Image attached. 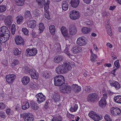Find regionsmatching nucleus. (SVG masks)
I'll list each match as a JSON object with an SVG mask.
<instances>
[{
	"label": "nucleus",
	"instance_id": "nucleus-1",
	"mask_svg": "<svg viewBox=\"0 0 121 121\" xmlns=\"http://www.w3.org/2000/svg\"><path fill=\"white\" fill-rule=\"evenodd\" d=\"M70 67L68 63H65L57 67L55 69L56 73L58 74L66 73L69 69Z\"/></svg>",
	"mask_w": 121,
	"mask_h": 121
},
{
	"label": "nucleus",
	"instance_id": "nucleus-2",
	"mask_svg": "<svg viewBox=\"0 0 121 121\" xmlns=\"http://www.w3.org/2000/svg\"><path fill=\"white\" fill-rule=\"evenodd\" d=\"M54 84L55 86H59L62 85L65 82L64 77L62 75H58L54 78Z\"/></svg>",
	"mask_w": 121,
	"mask_h": 121
},
{
	"label": "nucleus",
	"instance_id": "nucleus-3",
	"mask_svg": "<svg viewBox=\"0 0 121 121\" xmlns=\"http://www.w3.org/2000/svg\"><path fill=\"white\" fill-rule=\"evenodd\" d=\"M99 98V95L97 93H93L88 95L87 100L89 102H94L97 101Z\"/></svg>",
	"mask_w": 121,
	"mask_h": 121
},
{
	"label": "nucleus",
	"instance_id": "nucleus-4",
	"mask_svg": "<svg viewBox=\"0 0 121 121\" xmlns=\"http://www.w3.org/2000/svg\"><path fill=\"white\" fill-rule=\"evenodd\" d=\"M88 115L95 121H99L101 120L103 118L101 115H98L96 113L93 111L90 112Z\"/></svg>",
	"mask_w": 121,
	"mask_h": 121
},
{
	"label": "nucleus",
	"instance_id": "nucleus-5",
	"mask_svg": "<svg viewBox=\"0 0 121 121\" xmlns=\"http://www.w3.org/2000/svg\"><path fill=\"white\" fill-rule=\"evenodd\" d=\"M21 117L23 118L24 121H34L33 117L31 116L30 113H24L21 114Z\"/></svg>",
	"mask_w": 121,
	"mask_h": 121
},
{
	"label": "nucleus",
	"instance_id": "nucleus-6",
	"mask_svg": "<svg viewBox=\"0 0 121 121\" xmlns=\"http://www.w3.org/2000/svg\"><path fill=\"white\" fill-rule=\"evenodd\" d=\"M37 52V50L36 48H33L31 49L28 48L26 50L25 54L28 56H34L36 55Z\"/></svg>",
	"mask_w": 121,
	"mask_h": 121
},
{
	"label": "nucleus",
	"instance_id": "nucleus-7",
	"mask_svg": "<svg viewBox=\"0 0 121 121\" xmlns=\"http://www.w3.org/2000/svg\"><path fill=\"white\" fill-rule=\"evenodd\" d=\"M86 38L84 36L79 37L77 39V45L80 46H83L86 44L87 43Z\"/></svg>",
	"mask_w": 121,
	"mask_h": 121
},
{
	"label": "nucleus",
	"instance_id": "nucleus-8",
	"mask_svg": "<svg viewBox=\"0 0 121 121\" xmlns=\"http://www.w3.org/2000/svg\"><path fill=\"white\" fill-rule=\"evenodd\" d=\"M10 34L8 28L5 26L0 27V36H2L5 34L7 35Z\"/></svg>",
	"mask_w": 121,
	"mask_h": 121
},
{
	"label": "nucleus",
	"instance_id": "nucleus-9",
	"mask_svg": "<svg viewBox=\"0 0 121 121\" xmlns=\"http://www.w3.org/2000/svg\"><path fill=\"white\" fill-rule=\"evenodd\" d=\"M29 72L31 78L33 79H37L39 77V73L34 69H32L29 70Z\"/></svg>",
	"mask_w": 121,
	"mask_h": 121
},
{
	"label": "nucleus",
	"instance_id": "nucleus-10",
	"mask_svg": "<svg viewBox=\"0 0 121 121\" xmlns=\"http://www.w3.org/2000/svg\"><path fill=\"white\" fill-rule=\"evenodd\" d=\"M70 17L72 19L74 20L78 18L80 14L78 12L73 10L70 13Z\"/></svg>",
	"mask_w": 121,
	"mask_h": 121
},
{
	"label": "nucleus",
	"instance_id": "nucleus-11",
	"mask_svg": "<svg viewBox=\"0 0 121 121\" xmlns=\"http://www.w3.org/2000/svg\"><path fill=\"white\" fill-rule=\"evenodd\" d=\"M15 40L16 44L17 45H23L24 44V40L21 36L19 35L16 36Z\"/></svg>",
	"mask_w": 121,
	"mask_h": 121
},
{
	"label": "nucleus",
	"instance_id": "nucleus-12",
	"mask_svg": "<svg viewBox=\"0 0 121 121\" xmlns=\"http://www.w3.org/2000/svg\"><path fill=\"white\" fill-rule=\"evenodd\" d=\"M16 76L14 74H9L6 75L5 78L6 82L9 83H11L14 81Z\"/></svg>",
	"mask_w": 121,
	"mask_h": 121
},
{
	"label": "nucleus",
	"instance_id": "nucleus-13",
	"mask_svg": "<svg viewBox=\"0 0 121 121\" xmlns=\"http://www.w3.org/2000/svg\"><path fill=\"white\" fill-rule=\"evenodd\" d=\"M37 99V101L39 104H40L44 101L45 99V97L42 93L38 94L35 96Z\"/></svg>",
	"mask_w": 121,
	"mask_h": 121
},
{
	"label": "nucleus",
	"instance_id": "nucleus-14",
	"mask_svg": "<svg viewBox=\"0 0 121 121\" xmlns=\"http://www.w3.org/2000/svg\"><path fill=\"white\" fill-rule=\"evenodd\" d=\"M82 50V47L76 45L72 47L71 51L73 53L76 54L80 52Z\"/></svg>",
	"mask_w": 121,
	"mask_h": 121
},
{
	"label": "nucleus",
	"instance_id": "nucleus-15",
	"mask_svg": "<svg viewBox=\"0 0 121 121\" xmlns=\"http://www.w3.org/2000/svg\"><path fill=\"white\" fill-rule=\"evenodd\" d=\"M71 89V87L70 86L66 85L61 87L60 90L63 93H69L70 92Z\"/></svg>",
	"mask_w": 121,
	"mask_h": 121
},
{
	"label": "nucleus",
	"instance_id": "nucleus-16",
	"mask_svg": "<svg viewBox=\"0 0 121 121\" xmlns=\"http://www.w3.org/2000/svg\"><path fill=\"white\" fill-rule=\"evenodd\" d=\"M109 84L112 86L114 87L117 90L120 88L121 86L119 83L117 82L114 80H109Z\"/></svg>",
	"mask_w": 121,
	"mask_h": 121
},
{
	"label": "nucleus",
	"instance_id": "nucleus-17",
	"mask_svg": "<svg viewBox=\"0 0 121 121\" xmlns=\"http://www.w3.org/2000/svg\"><path fill=\"white\" fill-rule=\"evenodd\" d=\"M13 21V18L11 15H9L5 19L4 22L6 26H10Z\"/></svg>",
	"mask_w": 121,
	"mask_h": 121
},
{
	"label": "nucleus",
	"instance_id": "nucleus-18",
	"mask_svg": "<svg viewBox=\"0 0 121 121\" xmlns=\"http://www.w3.org/2000/svg\"><path fill=\"white\" fill-rule=\"evenodd\" d=\"M72 89L74 92L76 93H78L81 90V87L80 86L76 84H73L72 86Z\"/></svg>",
	"mask_w": 121,
	"mask_h": 121
},
{
	"label": "nucleus",
	"instance_id": "nucleus-19",
	"mask_svg": "<svg viewBox=\"0 0 121 121\" xmlns=\"http://www.w3.org/2000/svg\"><path fill=\"white\" fill-rule=\"evenodd\" d=\"M28 27L32 29L34 28L37 25V22L35 20H31L28 23Z\"/></svg>",
	"mask_w": 121,
	"mask_h": 121
},
{
	"label": "nucleus",
	"instance_id": "nucleus-20",
	"mask_svg": "<svg viewBox=\"0 0 121 121\" xmlns=\"http://www.w3.org/2000/svg\"><path fill=\"white\" fill-rule=\"evenodd\" d=\"M24 16L25 18L29 19L32 18L31 12L29 10H26L24 12Z\"/></svg>",
	"mask_w": 121,
	"mask_h": 121
},
{
	"label": "nucleus",
	"instance_id": "nucleus-21",
	"mask_svg": "<svg viewBox=\"0 0 121 121\" xmlns=\"http://www.w3.org/2000/svg\"><path fill=\"white\" fill-rule=\"evenodd\" d=\"M30 81V78L27 76H24L22 79V82L24 85H27Z\"/></svg>",
	"mask_w": 121,
	"mask_h": 121
},
{
	"label": "nucleus",
	"instance_id": "nucleus-22",
	"mask_svg": "<svg viewBox=\"0 0 121 121\" xmlns=\"http://www.w3.org/2000/svg\"><path fill=\"white\" fill-rule=\"evenodd\" d=\"M80 2L79 0H71L70 3L72 7L76 8L78 7Z\"/></svg>",
	"mask_w": 121,
	"mask_h": 121
},
{
	"label": "nucleus",
	"instance_id": "nucleus-23",
	"mask_svg": "<svg viewBox=\"0 0 121 121\" xmlns=\"http://www.w3.org/2000/svg\"><path fill=\"white\" fill-rule=\"evenodd\" d=\"M63 59V57L62 56H56L54 59V62L58 64Z\"/></svg>",
	"mask_w": 121,
	"mask_h": 121
},
{
	"label": "nucleus",
	"instance_id": "nucleus-24",
	"mask_svg": "<svg viewBox=\"0 0 121 121\" xmlns=\"http://www.w3.org/2000/svg\"><path fill=\"white\" fill-rule=\"evenodd\" d=\"M52 98L54 101L56 102H57L60 100V96L58 93H54L52 94Z\"/></svg>",
	"mask_w": 121,
	"mask_h": 121
},
{
	"label": "nucleus",
	"instance_id": "nucleus-25",
	"mask_svg": "<svg viewBox=\"0 0 121 121\" xmlns=\"http://www.w3.org/2000/svg\"><path fill=\"white\" fill-rule=\"evenodd\" d=\"M69 33L70 35H73L75 34L77 32V29L75 26H73L69 29Z\"/></svg>",
	"mask_w": 121,
	"mask_h": 121
},
{
	"label": "nucleus",
	"instance_id": "nucleus-26",
	"mask_svg": "<svg viewBox=\"0 0 121 121\" xmlns=\"http://www.w3.org/2000/svg\"><path fill=\"white\" fill-rule=\"evenodd\" d=\"M17 23L19 25L22 23L23 22V21L24 19L23 17L21 15H19L16 17Z\"/></svg>",
	"mask_w": 121,
	"mask_h": 121
},
{
	"label": "nucleus",
	"instance_id": "nucleus-27",
	"mask_svg": "<svg viewBox=\"0 0 121 121\" xmlns=\"http://www.w3.org/2000/svg\"><path fill=\"white\" fill-rule=\"evenodd\" d=\"M22 108L23 110H25L28 109L30 107L28 102L27 101H22Z\"/></svg>",
	"mask_w": 121,
	"mask_h": 121
},
{
	"label": "nucleus",
	"instance_id": "nucleus-28",
	"mask_svg": "<svg viewBox=\"0 0 121 121\" xmlns=\"http://www.w3.org/2000/svg\"><path fill=\"white\" fill-rule=\"evenodd\" d=\"M30 106L34 110H36L39 108L38 104L33 101H31Z\"/></svg>",
	"mask_w": 121,
	"mask_h": 121
},
{
	"label": "nucleus",
	"instance_id": "nucleus-29",
	"mask_svg": "<svg viewBox=\"0 0 121 121\" xmlns=\"http://www.w3.org/2000/svg\"><path fill=\"white\" fill-rule=\"evenodd\" d=\"M106 104V100L102 98L100 100L99 102V106L101 107L104 108L105 107Z\"/></svg>",
	"mask_w": 121,
	"mask_h": 121
},
{
	"label": "nucleus",
	"instance_id": "nucleus-30",
	"mask_svg": "<svg viewBox=\"0 0 121 121\" xmlns=\"http://www.w3.org/2000/svg\"><path fill=\"white\" fill-rule=\"evenodd\" d=\"M62 6L63 10L66 11L67 10L69 7V4L66 1L63 2L62 3Z\"/></svg>",
	"mask_w": 121,
	"mask_h": 121
},
{
	"label": "nucleus",
	"instance_id": "nucleus-31",
	"mask_svg": "<svg viewBox=\"0 0 121 121\" xmlns=\"http://www.w3.org/2000/svg\"><path fill=\"white\" fill-rule=\"evenodd\" d=\"M61 31L62 35L65 36L68 35V31L67 29L64 26H62L61 28Z\"/></svg>",
	"mask_w": 121,
	"mask_h": 121
},
{
	"label": "nucleus",
	"instance_id": "nucleus-32",
	"mask_svg": "<svg viewBox=\"0 0 121 121\" xmlns=\"http://www.w3.org/2000/svg\"><path fill=\"white\" fill-rule=\"evenodd\" d=\"M91 30L90 28L86 27H84L82 28L81 31L84 34H87L91 31Z\"/></svg>",
	"mask_w": 121,
	"mask_h": 121
},
{
	"label": "nucleus",
	"instance_id": "nucleus-33",
	"mask_svg": "<svg viewBox=\"0 0 121 121\" xmlns=\"http://www.w3.org/2000/svg\"><path fill=\"white\" fill-rule=\"evenodd\" d=\"M25 0H15L16 4L18 6H22L24 4Z\"/></svg>",
	"mask_w": 121,
	"mask_h": 121
},
{
	"label": "nucleus",
	"instance_id": "nucleus-34",
	"mask_svg": "<svg viewBox=\"0 0 121 121\" xmlns=\"http://www.w3.org/2000/svg\"><path fill=\"white\" fill-rule=\"evenodd\" d=\"M78 106L77 104L72 105L71 107L69 108V110L72 112H76L78 108Z\"/></svg>",
	"mask_w": 121,
	"mask_h": 121
},
{
	"label": "nucleus",
	"instance_id": "nucleus-35",
	"mask_svg": "<svg viewBox=\"0 0 121 121\" xmlns=\"http://www.w3.org/2000/svg\"><path fill=\"white\" fill-rule=\"evenodd\" d=\"M114 100L117 103L121 104V95H118L114 97Z\"/></svg>",
	"mask_w": 121,
	"mask_h": 121
},
{
	"label": "nucleus",
	"instance_id": "nucleus-36",
	"mask_svg": "<svg viewBox=\"0 0 121 121\" xmlns=\"http://www.w3.org/2000/svg\"><path fill=\"white\" fill-rule=\"evenodd\" d=\"M13 52L16 56H18L20 55L21 53V51L19 50L18 48H13Z\"/></svg>",
	"mask_w": 121,
	"mask_h": 121
},
{
	"label": "nucleus",
	"instance_id": "nucleus-37",
	"mask_svg": "<svg viewBox=\"0 0 121 121\" xmlns=\"http://www.w3.org/2000/svg\"><path fill=\"white\" fill-rule=\"evenodd\" d=\"M49 29L52 35L55 34V27L53 25H50L49 26Z\"/></svg>",
	"mask_w": 121,
	"mask_h": 121
},
{
	"label": "nucleus",
	"instance_id": "nucleus-38",
	"mask_svg": "<svg viewBox=\"0 0 121 121\" xmlns=\"http://www.w3.org/2000/svg\"><path fill=\"white\" fill-rule=\"evenodd\" d=\"M62 118L59 115L53 117L52 121H62Z\"/></svg>",
	"mask_w": 121,
	"mask_h": 121
},
{
	"label": "nucleus",
	"instance_id": "nucleus-39",
	"mask_svg": "<svg viewBox=\"0 0 121 121\" xmlns=\"http://www.w3.org/2000/svg\"><path fill=\"white\" fill-rule=\"evenodd\" d=\"M3 0H0V4ZM6 7L5 5H0V12L2 13L4 12L6 10Z\"/></svg>",
	"mask_w": 121,
	"mask_h": 121
},
{
	"label": "nucleus",
	"instance_id": "nucleus-40",
	"mask_svg": "<svg viewBox=\"0 0 121 121\" xmlns=\"http://www.w3.org/2000/svg\"><path fill=\"white\" fill-rule=\"evenodd\" d=\"M38 28L39 31V33H41L43 32V31L45 28L43 24L42 23H40L39 25Z\"/></svg>",
	"mask_w": 121,
	"mask_h": 121
},
{
	"label": "nucleus",
	"instance_id": "nucleus-41",
	"mask_svg": "<svg viewBox=\"0 0 121 121\" xmlns=\"http://www.w3.org/2000/svg\"><path fill=\"white\" fill-rule=\"evenodd\" d=\"M10 36L9 34L7 35L5 34V35H4V36L1 37H2V39L4 40L3 42H5L8 40Z\"/></svg>",
	"mask_w": 121,
	"mask_h": 121
},
{
	"label": "nucleus",
	"instance_id": "nucleus-42",
	"mask_svg": "<svg viewBox=\"0 0 121 121\" xmlns=\"http://www.w3.org/2000/svg\"><path fill=\"white\" fill-rule=\"evenodd\" d=\"M38 4L42 7L44 6L45 4V0H36Z\"/></svg>",
	"mask_w": 121,
	"mask_h": 121
},
{
	"label": "nucleus",
	"instance_id": "nucleus-43",
	"mask_svg": "<svg viewBox=\"0 0 121 121\" xmlns=\"http://www.w3.org/2000/svg\"><path fill=\"white\" fill-rule=\"evenodd\" d=\"M97 56L94 54H91L90 56L91 60L92 62H95L97 58Z\"/></svg>",
	"mask_w": 121,
	"mask_h": 121
},
{
	"label": "nucleus",
	"instance_id": "nucleus-44",
	"mask_svg": "<svg viewBox=\"0 0 121 121\" xmlns=\"http://www.w3.org/2000/svg\"><path fill=\"white\" fill-rule=\"evenodd\" d=\"M85 91L86 92L89 93L92 92V88L89 86H86L85 88Z\"/></svg>",
	"mask_w": 121,
	"mask_h": 121
},
{
	"label": "nucleus",
	"instance_id": "nucleus-45",
	"mask_svg": "<svg viewBox=\"0 0 121 121\" xmlns=\"http://www.w3.org/2000/svg\"><path fill=\"white\" fill-rule=\"evenodd\" d=\"M19 63V61L17 59L14 60L12 62V63L11 64V66L13 67L14 66L18 65Z\"/></svg>",
	"mask_w": 121,
	"mask_h": 121
},
{
	"label": "nucleus",
	"instance_id": "nucleus-46",
	"mask_svg": "<svg viewBox=\"0 0 121 121\" xmlns=\"http://www.w3.org/2000/svg\"><path fill=\"white\" fill-rule=\"evenodd\" d=\"M103 93L105 92L109 96H112L113 94V92L111 91L110 90H104L103 91Z\"/></svg>",
	"mask_w": 121,
	"mask_h": 121
},
{
	"label": "nucleus",
	"instance_id": "nucleus-47",
	"mask_svg": "<svg viewBox=\"0 0 121 121\" xmlns=\"http://www.w3.org/2000/svg\"><path fill=\"white\" fill-rule=\"evenodd\" d=\"M16 29V25L14 24H13L12 25L11 31L13 35L14 34Z\"/></svg>",
	"mask_w": 121,
	"mask_h": 121
},
{
	"label": "nucleus",
	"instance_id": "nucleus-48",
	"mask_svg": "<svg viewBox=\"0 0 121 121\" xmlns=\"http://www.w3.org/2000/svg\"><path fill=\"white\" fill-rule=\"evenodd\" d=\"M40 11L36 9L33 11V13L35 16L38 17L40 15Z\"/></svg>",
	"mask_w": 121,
	"mask_h": 121
},
{
	"label": "nucleus",
	"instance_id": "nucleus-49",
	"mask_svg": "<svg viewBox=\"0 0 121 121\" xmlns=\"http://www.w3.org/2000/svg\"><path fill=\"white\" fill-rule=\"evenodd\" d=\"M115 65L117 68V69H119L120 67V65L119 63V61L118 60H116L114 62Z\"/></svg>",
	"mask_w": 121,
	"mask_h": 121
},
{
	"label": "nucleus",
	"instance_id": "nucleus-50",
	"mask_svg": "<svg viewBox=\"0 0 121 121\" xmlns=\"http://www.w3.org/2000/svg\"><path fill=\"white\" fill-rule=\"evenodd\" d=\"M45 17L48 20L50 19V18L49 15V11L45 12L44 14Z\"/></svg>",
	"mask_w": 121,
	"mask_h": 121
},
{
	"label": "nucleus",
	"instance_id": "nucleus-51",
	"mask_svg": "<svg viewBox=\"0 0 121 121\" xmlns=\"http://www.w3.org/2000/svg\"><path fill=\"white\" fill-rule=\"evenodd\" d=\"M105 120L108 121H112V120L110 118V116L106 114L104 116Z\"/></svg>",
	"mask_w": 121,
	"mask_h": 121
},
{
	"label": "nucleus",
	"instance_id": "nucleus-52",
	"mask_svg": "<svg viewBox=\"0 0 121 121\" xmlns=\"http://www.w3.org/2000/svg\"><path fill=\"white\" fill-rule=\"evenodd\" d=\"M22 32L26 35L28 34V30L26 28H23L22 30Z\"/></svg>",
	"mask_w": 121,
	"mask_h": 121
},
{
	"label": "nucleus",
	"instance_id": "nucleus-53",
	"mask_svg": "<svg viewBox=\"0 0 121 121\" xmlns=\"http://www.w3.org/2000/svg\"><path fill=\"white\" fill-rule=\"evenodd\" d=\"M69 46L67 45H66L64 51V52L67 55L70 53L69 51Z\"/></svg>",
	"mask_w": 121,
	"mask_h": 121
},
{
	"label": "nucleus",
	"instance_id": "nucleus-54",
	"mask_svg": "<svg viewBox=\"0 0 121 121\" xmlns=\"http://www.w3.org/2000/svg\"><path fill=\"white\" fill-rule=\"evenodd\" d=\"M6 106L3 103H0V109L3 110L5 108Z\"/></svg>",
	"mask_w": 121,
	"mask_h": 121
},
{
	"label": "nucleus",
	"instance_id": "nucleus-55",
	"mask_svg": "<svg viewBox=\"0 0 121 121\" xmlns=\"http://www.w3.org/2000/svg\"><path fill=\"white\" fill-rule=\"evenodd\" d=\"M0 116L1 117L4 119L6 117L5 114L3 111H0Z\"/></svg>",
	"mask_w": 121,
	"mask_h": 121
},
{
	"label": "nucleus",
	"instance_id": "nucleus-56",
	"mask_svg": "<svg viewBox=\"0 0 121 121\" xmlns=\"http://www.w3.org/2000/svg\"><path fill=\"white\" fill-rule=\"evenodd\" d=\"M29 87L32 89H34L36 87L35 84H34L33 83L30 82L29 84Z\"/></svg>",
	"mask_w": 121,
	"mask_h": 121
},
{
	"label": "nucleus",
	"instance_id": "nucleus-57",
	"mask_svg": "<svg viewBox=\"0 0 121 121\" xmlns=\"http://www.w3.org/2000/svg\"><path fill=\"white\" fill-rule=\"evenodd\" d=\"M21 109V106L19 104H17L16 106L15 109L18 111H19Z\"/></svg>",
	"mask_w": 121,
	"mask_h": 121
},
{
	"label": "nucleus",
	"instance_id": "nucleus-58",
	"mask_svg": "<svg viewBox=\"0 0 121 121\" xmlns=\"http://www.w3.org/2000/svg\"><path fill=\"white\" fill-rule=\"evenodd\" d=\"M50 73H44L43 75V76L44 77H45L46 78H49L50 76Z\"/></svg>",
	"mask_w": 121,
	"mask_h": 121
},
{
	"label": "nucleus",
	"instance_id": "nucleus-59",
	"mask_svg": "<svg viewBox=\"0 0 121 121\" xmlns=\"http://www.w3.org/2000/svg\"><path fill=\"white\" fill-rule=\"evenodd\" d=\"M107 30V33L109 35L111 36L112 35V33L111 28L108 29Z\"/></svg>",
	"mask_w": 121,
	"mask_h": 121
},
{
	"label": "nucleus",
	"instance_id": "nucleus-60",
	"mask_svg": "<svg viewBox=\"0 0 121 121\" xmlns=\"http://www.w3.org/2000/svg\"><path fill=\"white\" fill-rule=\"evenodd\" d=\"M44 9L45 12L49 11L48 10V9H49V5H47L45 4L44 5Z\"/></svg>",
	"mask_w": 121,
	"mask_h": 121
},
{
	"label": "nucleus",
	"instance_id": "nucleus-61",
	"mask_svg": "<svg viewBox=\"0 0 121 121\" xmlns=\"http://www.w3.org/2000/svg\"><path fill=\"white\" fill-rule=\"evenodd\" d=\"M12 111L10 109H8L6 110V112L7 114L9 115H10Z\"/></svg>",
	"mask_w": 121,
	"mask_h": 121
},
{
	"label": "nucleus",
	"instance_id": "nucleus-62",
	"mask_svg": "<svg viewBox=\"0 0 121 121\" xmlns=\"http://www.w3.org/2000/svg\"><path fill=\"white\" fill-rule=\"evenodd\" d=\"M31 36L33 38H35L37 37V35H36V33L34 31H32V33L31 34Z\"/></svg>",
	"mask_w": 121,
	"mask_h": 121
},
{
	"label": "nucleus",
	"instance_id": "nucleus-63",
	"mask_svg": "<svg viewBox=\"0 0 121 121\" xmlns=\"http://www.w3.org/2000/svg\"><path fill=\"white\" fill-rule=\"evenodd\" d=\"M116 113H117V115H119L121 114V111L120 109L117 108H116Z\"/></svg>",
	"mask_w": 121,
	"mask_h": 121
},
{
	"label": "nucleus",
	"instance_id": "nucleus-64",
	"mask_svg": "<svg viewBox=\"0 0 121 121\" xmlns=\"http://www.w3.org/2000/svg\"><path fill=\"white\" fill-rule=\"evenodd\" d=\"M5 18V16L3 15H0V20L2 21Z\"/></svg>",
	"mask_w": 121,
	"mask_h": 121
}]
</instances>
